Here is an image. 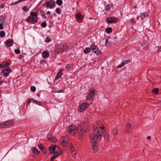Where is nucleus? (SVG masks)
<instances>
[{
	"label": "nucleus",
	"mask_w": 161,
	"mask_h": 161,
	"mask_svg": "<svg viewBox=\"0 0 161 161\" xmlns=\"http://www.w3.org/2000/svg\"><path fill=\"white\" fill-rule=\"evenodd\" d=\"M88 125L87 123L82 122L78 126L77 131L78 134L82 137L83 134L86 132L88 129Z\"/></svg>",
	"instance_id": "nucleus-1"
},
{
	"label": "nucleus",
	"mask_w": 161,
	"mask_h": 161,
	"mask_svg": "<svg viewBox=\"0 0 161 161\" xmlns=\"http://www.w3.org/2000/svg\"><path fill=\"white\" fill-rule=\"evenodd\" d=\"M68 46L65 43H62L56 46L55 50L58 53L64 52L68 49Z\"/></svg>",
	"instance_id": "nucleus-2"
},
{
	"label": "nucleus",
	"mask_w": 161,
	"mask_h": 161,
	"mask_svg": "<svg viewBox=\"0 0 161 161\" xmlns=\"http://www.w3.org/2000/svg\"><path fill=\"white\" fill-rule=\"evenodd\" d=\"M95 137L98 140L100 141L102 138V135L101 132L99 130L98 128L96 127L94 129Z\"/></svg>",
	"instance_id": "nucleus-3"
},
{
	"label": "nucleus",
	"mask_w": 161,
	"mask_h": 161,
	"mask_svg": "<svg viewBox=\"0 0 161 161\" xmlns=\"http://www.w3.org/2000/svg\"><path fill=\"white\" fill-rule=\"evenodd\" d=\"M13 123V121L12 120L4 121L0 124V128H6L12 125Z\"/></svg>",
	"instance_id": "nucleus-4"
},
{
	"label": "nucleus",
	"mask_w": 161,
	"mask_h": 161,
	"mask_svg": "<svg viewBox=\"0 0 161 161\" xmlns=\"http://www.w3.org/2000/svg\"><path fill=\"white\" fill-rule=\"evenodd\" d=\"M92 145L93 150L95 153H97L98 150V145L96 140L93 137L92 139Z\"/></svg>",
	"instance_id": "nucleus-5"
},
{
	"label": "nucleus",
	"mask_w": 161,
	"mask_h": 161,
	"mask_svg": "<svg viewBox=\"0 0 161 161\" xmlns=\"http://www.w3.org/2000/svg\"><path fill=\"white\" fill-rule=\"evenodd\" d=\"M67 129L68 131L72 135H75L77 132V129H75L74 125H73L69 126Z\"/></svg>",
	"instance_id": "nucleus-6"
},
{
	"label": "nucleus",
	"mask_w": 161,
	"mask_h": 161,
	"mask_svg": "<svg viewBox=\"0 0 161 161\" xmlns=\"http://www.w3.org/2000/svg\"><path fill=\"white\" fill-rule=\"evenodd\" d=\"M91 48L93 52L97 55H100L101 52L98 47L95 45H92L91 46Z\"/></svg>",
	"instance_id": "nucleus-7"
},
{
	"label": "nucleus",
	"mask_w": 161,
	"mask_h": 161,
	"mask_svg": "<svg viewBox=\"0 0 161 161\" xmlns=\"http://www.w3.org/2000/svg\"><path fill=\"white\" fill-rule=\"evenodd\" d=\"M88 106V104L86 103H84L80 105L79 107V111L80 112L84 111Z\"/></svg>",
	"instance_id": "nucleus-8"
},
{
	"label": "nucleus",
	"mask_w": 161,
	"mask_h": 161,
	"mask_svg": "<svg viewBox=\"0 0 161 161\" xmlns=\"http://www.w3.org/2000/svg\"><path fill=\"white\" fill-rule=\"evenodd\" d=\"M37 20L38 18L37 17H33L29 16L27 18V21L32 24H35L37 21Z\"/></svg>",
	"instance_id": "nucleus-9"
},
{
	"label": "nucleus",
	"mask_w": 161,
	"mask_h": 161,
	"mask_svg": "<svg viewBox=\"0 0 161 161\" xmlns=\"http://www.w3.org/2000/svg\"><path fill=\"white\" fill-rule=\"evenodd\" d=\"M46 6L50 8H52L55 7V3L54 1H49L46 3Z\"/></svg>",
	"instance_id": "nucleus-10"
},
{
	"label": "nucleus",
	"mask_w": 161,
	"mask_h": 161,
	"mask_svg": "<svg viewBox=\"0 0 161 161\" xmlns=\"http://www.w3.org/2000/svg\"><path fill=\"white\" fill-rule=\"evenodd\" d=\"M102 133L104 139L107 141H109L110 139V137L106 130H103L102 131Z\"/></svg>",
	"instance_id": "nucleus-11"
},
{
	"label": "nucleus",
	"mask_w": 161,
	"mask_h": 161,
	"mask_svg": "<svg viewBox=\"0 0 161 161\" xmlns=\"http://www.w3.org/2000/svg\"><path fill=\"white\" fill-rule=\"evenodd\" d=\"M49 149L50 151H52V152L51 153H54L55 152V150H57V149H58L60 150V149L58 146H54L53 145H52L49 147Z\"/></svg>",
	"instance_id": "nucleus-12"
},
{
	"label": "nucleus",
	"mask_w": 161,
	"mask_h": 161,
	"mask_svg": "<svg viewBox=\"0 0 161 161\" xmlns=\"http://www.w3.org/2000/svg\"><path fill=\"white\" fill-rule=\"evenodd\" d=\"M11 72V70L10 69H6L3 72V75L5 77H7L9 73Z\"/></svg>",
	"instance_id": "nucleus-13"
},
{
	"label": "nucleus",
	"mask_w": 161,
	"mask_h": 161,
	"mask_svg": "<svg viewBox=\"0 0 161 161\" xmlns=\"http://www.w3.org/2000/svg\"><path fill=\"white\" fill-rule=\"evenodd\" d=\"M107 20L109 23H115L116 20L114 18L111 17H109L107 19Z\"/></svg>",
	"instance_id": "nucleus-14"
},
{
	"label": "nucleus",
	"mask_w": 161,
	"mask_h": 161,
	"mask_svg": "<svg viewBox=\"0 0 161 161\" xmlns=\"http://www.w3.org/2000/svg\"><path fill=\"white\" fill-rule=\"evenodd\" d=\"M54 156H53L54 158H57L58 156H60L62 154V151L61 149H60V150H59L58 152H55Z\"/></svg>",
	"instance_id": "nucleus-15"
},
{
	"label": "nucleus",
	"mask_w": 161,
	"mask_h": 161,
	"mask_svg": "<svg viewBox=\"0 0 161 161\" xmlns=\"http://www.w3.org/2000/svg\"><path fill=\"white\" fill-rule=\"evenodd\" d=\"M13 41L12 40H7L6 42V45L7 47L12 46L13 44Z\"/></svg>",
	"instance_id": "nucleus-16"
},
{
	"label": "nucleus",
	"mask_w": 161,
	"mask_h": 161,
	"mask_svg": "<svg viewBox=\"0 0 161 161\" xmlns=\"http://www.w3.org/2000/svg\"><path fill=\"white\" fill-rule=\"evenodd\" d=\"M63 141L61 142L63 146H65V144H66L69 141V138L67 136H64L63 138Z\"/></svg>",
	"instance_id": "nucleus-17"
},
{
	"label": "nucleus",
	"mask_w": 161,
	"mask_h": 161,
	"mask_svg": "<svg viewBox=\"0 0 161 161\" xmlns=\"http://www.w3.org/2000/svg\"><path fill=\"white\" fill-rule=\"evenodd\" d=\"M97 123L98 126L101 129L102 131L105 130L104 127L103 126V124L100 121H97Z\"/></svg>",
	"instance_id": "nucleus-18"
},
{
	"label": "nucleus",
	"mask_w": 161,
	"mask_h": 161,
	"mask_svg": "<svg viewBox=\"0 0 161 161\" xmlns=\"http://www.w3.org/2000/svg\"><path fill=\"white\" fill-rule=\"evenodd\" d=\"M48 140L51 142L53 143H55L57 141V139L54 136L51 135L48 137Z\"/></svg>",
	"instance_id": "nucleus-19"
},
{
	"label": "nucleus",
	"mask_w": 161,
	"mask_h": 161,
	"mask_svg": "<svg viewBox=\"0 0 161 161\" xmlns=\"http://www.w3.org/2000/svg\"><path fill=\"white\" fill-rule=\"evenodd\" d=\"M42 55L43 57L44 58H47L49 56V53L46 51H44L42 52Z\"/></svg>",
	"instance_id": "nucleus-20"
},
{
	"label": "nucleus",
	"mask_w": 161,
	"mask_h": 161,
	"mask_svg": "<svg viewBox=\"0 0 161 161\" xmlns=\"http://www.w3.org/2000/svg\"><path fill=\"white\" fill-rule=\"evenodd\" d=\"M62 75V71H61V69L59 71L58 73L57 74L56 76L55 79L56 80H58V79L59 78H60L61 76Z\"/></svg>",
	"instance_id": "nucleus-21"
},
{
	"label": "nucleus",
	"mask_w": 161,
	"mask_h": 161,
	"mask_svg": "<svg viewBox=\"0 0 161 161\" xmlns=\"http://www.w3.org/2000/svg\"><path fill=\"white\" fill-rule=\"evenodd\" d=\"M94 95H91L90 94H89L86 97V99L88 100H90L93 99L94 97Z\"/></svg>",
	"instance_id": "nucleus-22"
},
{
	"label": "nucleus",
	"mask_w": 161,
	"mask_h": 161,
	"mask_svg": "<svg viewBox=\"0 0 161 161\" xmlns=\"http://www.w3.org/2000/svg\"><path fill=\"white\" fill-rule=\"evenodd\" d=\"M32 149L34 153L36 155H38L39 154V152L38 151L37 148L35 147H33L32 148Z\"/></svg>",
	"instance_id": "nucleus-23"
},
{
	"label": "nucleus",
	"mask_w": 161,
	"mask_h": 161,
	"mask_svg": "<svg viewBox=\"0 0 161 161\" xmlns=\"http://www.w3.org/2000/svg\"><path fill=\"white\" fill-rule=\"evenodd\" d=\"M91 51L90 48L89 47H86L84 50V52L85 54H87L90 52Z\"/></svg>",
	"instance_id": "nucleus-24"
},
{
	"label": "nucleus",
	"mask_w": 161,
	"mask_h": 161,
	"mask_svg": "<svg viewBox=\"0 0 161 161\" xmlns=\"http://www.w3.org/2000/svg\"><path fill=\"white\" fill-rule=\"evenodd\" d=\"M118 130L116 128H114L112 130V133L114 136L118 135Z\"/></svg>",
	"instance_id": "nucleus-25"
},
{
	"label": "nucleus",
	"mask_w": 161,
	"mask_h": 161,
	"mask_svg": "<svg viewBox=\"0 0 161 161\" xmlns=\"http://www.w3.org/2000/svg\"><path fill=\"white\" fill-rule=\"evenodd\" d=\"M89 94L93 95L95 96V92H94V89L93 88H91L89 90Z\"/></svg>",
	"instance_id": "nucleus-26"
},
{
	"label": "nucleus",
	"mask_w": 161,
	"mask_h": 161,
	"mask_svg": "<svg viewBox=\"0 0 161 161\" xmlns=\"http://www.w3.org/2000/svg\"><path fill=\"white\" fill-rule=\"evenodd\" d=\"M148 16V14L146 13H143L141 14V19H143L146 18V17H147Z\"/></svg>",
	"instance_id": "nucleus-27"
},
{
	"label": "nucleus",
	"mask_w": 161,
	"mask_h": 161,
	"mask_svg": "<svg viewBox=\"0 0 161 161\" xmlns=\"http://www.w3.org/2000/svg\"><path fill=\"white\" fill-rule=\"evenodd\" d=\"M76 18L79 19H81L83 18L82 16L80 13H78L76 15Z\"/></svg>",
	"instance_id": "nucleus-28"
},
{
	"label": "nucleus",
	"mask_w": 161,
	"mask_h": 161,
	"mask_svg": "<svg viewBox=\"0 0 161 161\" xmlns=\"http://www.w3.org/2000/svg\"><path fill=\"white\" fill-rule=\"evenodd\" d=\"M106 31L108 34L111 33L112 32V28L110 27L107 28L106 29Z\"/></svg>",
	"instance_id": "nucleus-29"
},
{
	"label": "nucleus",
	"mask_w": 161,
	"mask_h": 161,
	"mask_svg": "<svg viewBox=\"0 0 161 161\" xmlns=\"http://www.w3.org/2000/svg\"><path fill=\"white\" fill-rule=\"evenodd\" d=\"M33 103L36 104L41 105H42V102L41 101H36V100H33V101L32 102Z\"/></svg>",
	"instance_id": "nucleus-30"
},
{
	"label": "nucleus",
	"mask_w": 161,
	"mask_h": 161,
	"mask_svg": "<svg viewBox=\"0 0 161 161\" xmlns=\"http://www.w3.org/2000/svg\"><path fill=\"white\" fill-rule=\"evenodd\" d=\"M158 88H156L153 89L152 91V92L153 93H154L156 94L158 92Z\"/></svg>",
	"instance_id": "nucleus-31"
},
{
	"label": "nucleus",
	"mask_w": 161,
	"mask_h": 161,
	"mask_svg": "<svg viewBox=\"0 0 161 161\" xmlns=\"http://www.w3.org/2000/svg\"><path fill=\"white\" fill-rule=\"evenodd\" d=\"M30 15L31 16L33 17H37V14L36 13H35L34 12H31L30 13Z\"/></svg>",
	"instance_id": "nucleus-32"
},
{
	"label": "nucleus",
	"mask_w": 161,
	"mask_h": 161,
	"mask_svg": "<svg viewBox=\"0 0 161 161\" xmlns=\"http://www.w3.org/2000/svg\"><path fill=\"white\" fill-rule=\"evenodd\" d=\"M56 3L57 5L60 6L62 4L63 1L62 0H57Z\"/></svg>",
	"instance_id": "nucleus-33"
},
{
	"label": "nucleus",
	"mask_w": 161,
	"mask_h": 161,
	"mask_svg": "<svg viewBox=\"0 0 161 161\" xmlns=\"http://www.w3.org/2000/svg\"><path fill=\"white\" fill-rule=\"evenodd\" d=\"M55 12L59 14H60L61 13V10L59 8H56L55 10Z\"/></svg>",
	"instance_id": "nucleus-34"
},
{
	"label": "nucleus",
	"mask_w": 161,
	"mask_h": 161,
	"mask_svg": "<svg viewBox=\"0 0 161 161\" xmlns=\"http://www.w3.org/2000/svg\"><path fill=\"white\" fill-rule=\"evenodd\" d=\"M38 147L39 148V149L42 151H43V150L45 149V147H44L41 144H39L38 145Z\"/></svg>",
	"instance_id": "nucleus-35"
},
{
	"label": "nucleus",
	"mask_w": 161,
	"mask_h": 161,
	"mask_svg": "<svg viewBox=\"0 0 161 161\" xmlns=\"http://www.w3.org/2000/svg\"><path fill=\"white\" fill-rule=\"evenodd\" d=\"M71 153L72 154V156L74 157H75L76 156V151L75 150H73L71 151Z\"/></svg>",
	"instance_id": "nucleus-36"
},
{
	"label": "nucleus",
	"mask_w": 161,
	"mask_h": 161,
	"mask_svg": "<svg viewBox=\"0 0 161 161\" xmlns=\"http://www.w3.org/2000/svg\"><path fill=\"white\" fill-rule=\"evenodd\" d=\"M5 35V33L3 31H1L0 32V36L1 37H3Z\"/></svg>",
	"instance_id": "nucleus-37"
},
{
	"label": "nucleus",
	"mask_w": 161,
	"mask_h": 161,
	"mask_svg": "<svg viewBox=\"0 0 161 161\" xmlns=\"http://www.w3.org/2000/svg\"><path fill=\"white\" fill-rule=\"evenodd\" d=\"M41 26L42 27L45 28L47 26V24L45 21L42 22L41 24Z\"/></svg>",
	"instance_id": "nucleus-38"
},
{
	"label": "nucleus",
	"mask_w": 161,
	"mask_h": 161,
	"mask_svg": "<svg viewBox=\"0 0 161 161\" xmlns=\"http://www.w3.org/2000/svg\"><path fill=\"white\" fill-rule=\"evenodd\" d=\"M110 8L111 7H110V6L109 5H108L105 7V10L106 11H108L110 9Z\"/></svg>",
	"instance_id": "nucleus-39"
},
{
	"label": "nucleus",
	"mask_w": 161,
	"mask_h": 161,
	"mask_svg": "<svg viewBox=\"0 0 161 161\" xmlns=\"http://www.w3.org/2000/svg\"><path fill=\"white\" fill-rule=\"evenodd\" d=\"M125 63L124 62H123V61H122V62L121 63V64L118 65V68H121L123 66L125 65Z\"/></svg>",
	"instance_id": "nucleus-40"
},
{
	"label": "nucleus",
	"mask_w": 161,
	"mask_h": 161,
	"mask_svg": "<svg viewBox=\"0 0 161 161\" xmlns=\"http://www.w3.org/2000/svg\"><path fill=\"white\" fill-rule=\"evenodd\" d=\"M36 90V88L34 86H31V91L33 92H34Z\"/></svg>",
	"instance_id": "nucleus-41"
},
{
	"label": "nucleus",
	"mask_w": 161,
	"mask_h": 161,
	"mask_svg": "<svg viewBox=\"0 0 161 161\" xmlns=\"http://www.w3.org/2000/svg\"><path fill=\"white\" fill-rule=\"evenodd\" d=\"M23 10L24 11H27L29 9L28 8L25 6H24L23 7Z\"/></svg>",
	"instance_id": "nucleus-42"
},
{
	"label": "nucleus",
	"mask_w": 161,
	"mask_h": 161,
	"mask_svg": "<svg viewBox=\"0 0 161 161\" xmlns=\"http://www.w3.org/2000/svg\"><path fill=\"white\" fill-rule=\"evenodd\" d=\"M71 65L70 64H68L66 65L65 68L66 69H69L71 68Z\"/></svg>",
	"instance_id": "nucleus-43"
},
{
	"label": "nucleus",
	"mask_w": 161,
	"mask_h": 161,
	"mask_svg": "<svg viewBox=\"0 0 161 161\" xmlns=\"http://www.w3.org/2000/svg\"><path fill=\"white\" fill-rule=\"evenodd\" d=\"M14 52L15 53L17 54H19L20 52V51L19 49H15L14 50Z\"/></svg>",
	"instance_id": "nucleus-44"
},
{
	"label": "nucleus",
	"mask_w": 161,
	"mask_h": 161,
	"mask_svg": "<svg viewBox=\"0 0 161 161\" xmlns=\"http://www.w3.org/2000/svg\"><path fill=\"white\" fill-rule=\"evenodd\" d=\"M108 39H107L105 41V46L106 47L109 45V43L108 41Z\"/></svg>",
	"instance_id": "nucleus-45"
},
{
	"label": "nucleus",
	"mask_w": 161,
	"mask_h": 161,
	"mask_svg": "<svg viewBox=\"0 0 161 161\" xmlns=\"http://www.w3.org/2000/svg\"><path fill=\"white\" fill-rule=\"evenodd\" d=\"M45 41L46 42H49L50 41V39L48 37H47Z\"/></svg>",
	"instance_id": "nucleus-46"
},
{
	"label": "nucleus",
	"mask_w": 161,
	"mask_h": 161,
	"mask_svg": "<svg viewBox=\"0 0 161 161\" xmlns=\"http://www.w3.org/2000/svg\"><path fill=\"white\" fill-rule=\"evenodd\" d=\"M131 127V125L130 124L128 123L126 125V127L127 129L130 128Z\"/></svg>",
	"instance_id": "nucleus-47"
},
{
	"label": "nucleus",
	"mask_w": 161,
	"mask_h": 161,
	"mask_svg": "<svg viewBox=\"0 0 161 161\" xmlns=\"http://www.w3.org/2000/svg\"><path fill=\"white\" fill-rule=\"evenodd\" d=\"M123 61V62H124L125 63V64L126 63L128 62H130V59H128L127 60H124Z\"/></svg>",
	"instance_id": "nucleus-48"
},
{
	"label": "nucleus",
	"mask_w": 161,
	"mask_h": 161,
	"mask_svg": "<svg viewBox=\"0 0 161 161\" xmlns=\"http://www.w3.org/2000/svg\"><path fill=\"white\" fill-rule=\"evenodd\" d=\"M41 15L42 16V18L44 19H46V16L45 14H43Z\"/></svg>",
	"instance_id": "nucleus-49"
},
{
	"label": "nucleus",
	"mask_w": 161,
	"mask_h": 161,
	"mask_svg": "<svg viewBox=\"0 0 161 161\" xmlns=\"http://www.w3.org/2000/svg\"><path fill=\"white\" fill-rule=\"evenodd\" d=\"M3 29V26L2 23H0V30H2Z\"/></svg>",
	"instance_id": "nucleus-50"
},
{
	"label": "nucleus",
	"mask_w": 161,
	"mask_h": 161,
	"mask_svg": "<svg viewBox=\"0 0 161 161\" xmlns=\"http://www.w3.org/2000/svg\"><path fill=\"white\" fill-rule=\"evenodd\" d=\"M31 100L30 99H29L27 101V104H29L31 102Z\"/></svg>",
	"instance_id": "nucleus-51"
},
{
	"label": "nucleus",
	"mask_w": 161,
	"mask_h": 161,
	"mask_svg": "<svg viewBox=\"0 0 161 161\" xmlns=\"http://www.w3.org/2000/svg\"><path fill=\"white\" fill-rule=\"evenodd\" d=\"M158 52H160L161 51V46H158Z\"/></svg>",
	"instance_id": "nucleus-52"
},
{
	"label": "nucleus",
	"mask_w": 161,
	"mask_h": 161,
	"mask_svg": "<svg viewBox=\"0 0 161 161\" xmlns=\"http://www.w3.org/2000/svg\"><path fill=\"white\" fill-rule=\"evenodd\" d=\"M5 67V66L2 64H0V68H4Z\"/></svg>",
	"instance_id": "nucleus-53"
},
{
	"label": "nucleus",
	"mask_w": 161,
	"mask_h": 161,
	"mask_svg": "<svg viewBox=\"0 0 161 161\" xmlns=\"http://www.w3.org/2000/svg\"><path fill=\"white\" fill-rule=\"evenodd\" d=\"M70 149L71 151L73 150V149H72V148H73V146L72 144H71L70 146Z\"/></svg>",
	"instance_id": "nucleus-54"
},
{
	"label": "nucleus",
	"mask_w": 161,
	"mask_h": 161,
	"mask_svg": "<svg viewBox=\"0 0 161 161\" xmlns=\"http://www.w3.org/2000/svg\"><path fill=\"white\" fill-rule=\"evenodd\" d=\"M131 23H135V22H134V18H132V19H131Z\"/></svg>",
	"instance_id": "nucleus-55"
},
{
	"label": "nucleus",
	"mask_w": 161,
	"mask_h": 161,
	"mask_svg": "<svg viewBox=\"0 0 161 161\" xmlns=\"http://www.w3.org/2000/svg\"><path fill=\"white\" fill-rule=\"evenodd\" d=\"M55 159L53 157H52L50 159V161H53L54 159Z\"/></svg>",
	"instance_id": "nucleus-56"
},
{
	"label": "nucleus",
	"mask_w": 161,
	"mask_h": 161,
	"mask_svg": "<svg viewBox=\"0 0 161 161\" xmlns=\"http://www.w3.org/2000/svg\"><path fill=\"white\" fill-rule=\"evenodd\" d=\"M40 13L41 14H44V12L43 10H41L40 11Z\"/></svg>",
	"instance_id": "nucleus-57"
},
{
	"label": "nucleus",
	"mask_w": 161,
	"mask_h": 161,
	"mask_svg": "<svg viewBox=\"0 0 161 161\" xmlns=\"http://www.w3.org/2000/svg\"><path fill=\"white\" fill-rule=\"evenodd\" d=\"M43 152L45 153V154H46V150L45 149H45L44 150H43V151H42Z\"/></svg>",
	"instance_id": "nucleus-58"
},
{
	"label": "nucleus",
	"mask_w": 161,
	"mask_h": 161,
	"mask_svg": "<svg viewBox=\"0 0 161 161\" xmlns=\"http://www.w3.org/2000/svg\"><path fill=\"white\" fill-rule=\"evenodd\" d=\"M23 1V0H19L17 1V2L18 4V3H20L22 1Z\"/></svg>",
	"instance_id": "nucleus-59"
},
{
	"label": "nucleus",
	"mask_w": 161,
	"mask_h": 161,
	"mask_svg": "<svg viewBox=\"0 0 161 161\" xmlns=\"http://www.w3.org/2000/svg\"><path fill=\"white\" fill-rule=\"evenodd\" d=\"M10 65V64L8 62H7L6 63V66H8L9 65Z\"/></svg>",
	"instance_id": "nucleus-60"
},
{
	"label": "nucleus",
	"mask_w": 161,
	"mask_h": 161,
	"mask_svg": "<svg viewBox=\"0 0 161 161\" xmlns=\"http://www.w3.org/2000/svg\"><path fill=\"white\" fill-rule=\"evenodd\" d=\"M63 90H60L58 92H57L58 93L62 92H63Z\"/></svg>",
	"instance_id": "nucleus-61"
},
{
	"label": "nucleus",
	"mask_w": 161,
	"mask_h": 161,
	"mask_svg": "<svg viewBox=\"0 0 161 161\" xmlns=\"http://www.w3.org/2000/svg\"><path fill=\"white\" fill-rule=\"evenodd\" d=\"M17 4V1L15 2V3H12V5H15V4Z\"/></svg>",
	"instance_id": "nucleus-62"
},
{
	"label": "nucleus",
	"mask_w": 161,
	"mask_h": 161,
	"mask_svg": "<svg viewBox=\"0 0 161 161\" xmlns=\"http://www.w3.org/2000/svg\"><path fill=\"white\" fill-rule=\"evenodd\" d=\"M4 7V4H2L0 6V7L1 8H3Z\"/></svg>",
	"instance_id": "nucleus-63"
},
{
	"label": "nucleus",
	"mask_w": 161,
	"mask_h": 161,
	"mask_svg": "<svg viewBox=\"0 0 161 161\" xmlns=\"http://www.w3.org/2000/svg\"><path fill=\"white\" fill-rule=\"evenodd\" d=\"M50 14V12L49 11H48L47 12V15H49Z\"/></svg>",
	"instance_id": "nucleus-64"
}]
</instances>
